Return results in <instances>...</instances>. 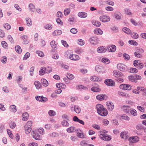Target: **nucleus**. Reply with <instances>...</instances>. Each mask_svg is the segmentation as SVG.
I'll return each mask as SVG.
<instances>
[{"label":"nucleus","mask_w":146,"mask_h":146,"mask_svg":"<svg viewBox=\"0 0 146 146\" xmlns=\"http://www.w3.org/2000/svg\"><path fill=\"white\" fill-rule=\"evenodd\" d=\"M46 68L44 67H42L40 68L39 72V74L40 75H43L45 73Z\"/></svg>","instance_id":"obj_26"},{"label":"nucleus","mask_w":146,"mask_h":146,"mask_svg":"<svg viewBox=\"0 0 146 146\" xmlns=\"http://www.w3.org/2000/svg\"><path fill=\"white\" fill-rule=\"evenodd\" d=\"M100 20L103 22H106L110 21V17L106 15H103L100 16Z\"/></svg>","instance_id":"obj_7"},{"label":"nucleus","mask_w":146,"mask_h":146,"mask_svg":"<svg viewBox=\"0 0 146 146\" xmlns=\"http://www.w3.org/2000/svg\"><path fill=\"white\" fill-rule=\"evenodd\" d=\"M35 98L37 100L43 102H46L48 100L47 98L42 96H36L35 97Z\"/></svg>","instance_id":"obj_5"},{"label":"nucleus","mask_w":146,"mask_h":146,"mask_svg":"<svg viewBox=\"0 0 146 146\" xmlns=\"http://www.w3.org/2000/svg\"><path fill=\"white\" fill-rule=\"evenodd\" d=\"M117 94L119 96L125 98H127L129 96V95L127 93L121 91H118Z\"/></svg>","instance_id":"obj_19"},{"label":"nucleus","mask_w":146,"mask_h":146,"mask_svg":"<svg viewBox=\"0 0 146 146\" xmlns=\"http://www.w3.org/2000/svg\"><path fill=\"white\" fill-rule=\"evenodd\" d=\"M74 111L77 113H79L80 112V107L77 105H75L74 107Z\"/></svg>","instance_id":"obj_24"},{"label":"nucleus","mask_w":146,"mask_h":146,"mask_svg":"<svg viewBox=\"0 0 146 146\" xmlns=\"http://www.w3.org/2000/svg\"><path fill=\"white\" fill-rule=\"evenodd\" d=\"M123 57L125 60H129L130 58L129 55L125 53L123 54Z\"/></svg>","instance_id":"obj_52"},{"label":"nucleus","mask_w":146,"mask_h":146,"mask_svg":"<svg viewBox=\"0 0 146 146\" xmlns=\"http://www.w3.org/2000/svg\"><path fill=\"white\" fill-rule=\"evenodd\" d=\"M96 71L99 73L102 72L104 71V68L100 66H96L95 68Z\"/></svg>","instance_id":"obj_16"},{"label":"nucleus","mask_w":146,"mask_h":146,"mask_svg":"<svg viewBox=\"0 0 146 146\" xmlns=\"http://www.w3.org/2000/svg\"><path fill=\"white\" fill-rule=\"evenodd\" d=\"M105 84L109 86H113L115 85V83L113 80L110 79H106L105 81Z\"/></svg>","instance_id":"obj_9"},{"label":"nucleus","mask_w":146,"mask_h":146,"mask_svg":"<svg viewBox=\"0 0 146 146\" xmlns=\"http://www.w3.org/2000/svg\"><path fill=\"white\" fill-rule=\"evenodd\" d=\"M117 68L119 70L122 72H124L127 70V66L122 64H118L117 65Z\"/></svg>","instance_id":"obj_2"},{"label":"nucleus","mask_w":146,"mask_h":146,"mask_svg":"<svg viewBox=\"0 0 146 146\" xmlns=\"http://www.w3.org/2000/svg\"><path fill=\"white\" fill-rule=\"evenodd\" d=\"M58 133L55 132H51L49 133L48 134V136L52 137H57L58 136Z\"/></svg>","instance_id":"obj_31"},{"label":"nucleus","mask_w":146,"mask_h":146,"mask_svg":"<svg viewBox=\"0 0 146 146\" xmlns=\"http://www.w3.org/2000/svg\"><path fill=\"white\" fill-rule=\"evenodd\" d=\"M26 20L27 22V23L29 26H31L32 25V22L31 19L28 17L26 18Z\"/></svg>","instance_id":"obj_36"},{"label":"nucleus","mask_w":146,"mask_h":146,"mask_svg":"<svg viewBox=\"0 0 146 146\" xmlns=\"http://www.w3.org/2000/svg\"><path fill=\"white\" fill-rule=\"evenodd\" d=\"M136 129L139 131L141 130L144 129V127L143 125L141 124H139L137 125L136 126Z\"/></svg>","instance_id":"obj_37"},{"label":"nucleus","mask_w":146,"mask_h":146,"mask_svg":"<svg viewBox=\"0 0 146 146\" xmlns=\"http://www.w3.org/2000/svg\"><path fill=\"white\" fill-rule=\"evenodd\" d=\"M33 137L36 140H40V137L39 134L36 131H33L32 133Z\"/></svg>","instance_id":"obj_13"},{"label":"nucleus","mask_w":146,"mask_h":146,"mask_svg":"<svg viewBox=\"0 0 146 146\" xmlns=\"http://www.w3.org/2000/svg\"><path fill=\"white\" fill-rule=\"evenodd\" d=\"M70 8H66L64 11V14L65 16L69 14L70 12Z\"/></svg>","instance_id":"obj_43"},{"label":"nucleus","mask_w":146,"mask_h":146,"mask_svg":"<svg viewBox=\"0 0 146 146\" xmlns=\"http://www.w3.org/2000/svg\"><path fill=\"white\" fill-rule=\"evenodd\" d=\"M91 90L94 92H99L100 90L99 88L93 87L91 89Z\"/></svg>","instance_id":"obj_45"},{"label":"nucleus","mask_w":146,"mask_h":146,"mask_svg":"<svg viewBox=\"0 0 146 146\" xmlns=\"http://www.w3.org/2000/svg\"><path fill=\"white\" fill-rule=\"evenodd\" d=\"M70 31L73 34H76L77 33L78 31L76 29L73 28L70 29Z\"/></svg>","instance_id":"obj_57"},{"label":"nucleus","mask_w":146,"mask_h":146,"mask_svg":"<svg viewBox=\"0 0 146 146\" xmlns=\"http://www.w3.org/2000/svg\"><path fill=\"white\" fill-rule=\"evenodd\" d=\"M105 95H98L96 96V98L97 100L102 101L104 100V97Z\"/></svg>","instance_id":"obj_39"},{"label":"nucleus","mask_w":146,"mask_h":146,"mask_svg":"<svg viewBox=\"0 0 146 146\" xmlns=\"http://www.w3.org/2000/svg\"><path fill=\"white\" fill-rule=\"evenodd\" d=\"M10 127L12 129H13L15 128L16 126L15 123L14 122H11L9 124Z\"/></svg>","instance_id":"obj_56"},{"label":"nucleus","mask_w":146,"mask_h":146,"mask_svg":"<svg viewBox=\"0 0 146 146\" xmlns=\"http://www.w3.org/2000/svg\"><path fill=\"white\" fill-rule=\"evenodd\" d=\"M24 129L25 131V133L26 134H27L30 133L32 129L31 127L29 126L28 125H25Z\"/></svg>","instance_id":"obj_21"},{"label":"nucleus","mask_w":146,"mask_h":146,"mask_svg":"<svg viewBox=\"0 0 146 146\" xmlns=\"http://www.w3.org/2000/svg\"><path fill=\"white\" fill-rule=\"evenodd\" d=\"M4 27L7 30H9L11 28L10 25L8 23H6L4 25Z\"/></svg>","instance_id":"obj_55"},{"label":"nucleus","mask_w":146,"mask_h":146,"mask_svg":"<svg viewBox=\"0 0 146 146\" xmlns=\"http://www.w3.org/2000/svg\"><path fill=\"white\" fill-rule=\"evenodd\" d=\"M29 8L30 11L33 12H34L35 10V6L32 3L29 4Z\"/></svg>","instance_id":"obj_35"},{"label":"nucleus","mask_w":146,"mask_h":146,"mask_svg":"<svg viewBox=\"0 0 146 146\" xmlns=\"http://www.w3.org/2000/svg\"><path fill=\"white\" fill-rule=\"evenodd\" d=\"M62 125L64 127H68L69 125V124L66 120H63L61 122Z\"/></svg>","instance_id":"obj_38"},{"label":"nucleus","mask_w":146,"mask_h":146,"mask_svg":"<svg viewBox=\"0 0 146 146\" xmlns=\"http://www.w3.org/2000/svg\"><path fill=\"white\" fill-rule=\"evenodd\" d=\"M135 75L129 76L128 77V79L129 80L132 82H136V79L135 78Z\"/></svg>","instance_id":"obj_30"},{"label":"nucleus","mask_w":146,"mask_h":146,"mask_svg":"<svg viewBox=\"0 0 146 146\" xmlns=\"http://www.w3.org/2000/svg\"><path fill=\"white\" fill-rule=\"evenodd\" d=\"M37 89H39L41 87V84L38 81H35L34 83Z\"/></svg>","instance_id":"obj_33"},{"label":"nucleus","mask_w":146,"mask_h":146,"mask_svg":"<svg viewBox=\"0 0 146 146\" xmlns=\"http://www.w3.org/2000/svg\"><path fill=\"white\" fill-rule=\"evenodd\" d=\"M1 44L2 46L5 48H6L7 46V44L5 41H2Z\"/></svg>","instance_id":"obj_59"},{"label":"nucleus","mask_w":146,"mask_h":146,"mask_svg":"<svg viewBox=\"0 0 146 146\" xmlns=\"http://www.w3.org/2000/svg\"><path fill=\"white\" fill-rule=\"evenodd\" d=\"M106 105L107 109L110 111H111L114 109V106L113 104L111 102H107Z\"/></svg>","instance_id":"obj_14"},{"label":"nucleus","mask_w":146,"mask_h":146,"mask_svg":"<svg viewBox=\"0 0 146 146\" xmlns=\"http://www.w3.org/2000/svg\"><path fill=\"white\" fill-rule=\"evenodd\" d=\"M138 65L135 67L139 69H141L144 67V65L142 63H139Z\"/></svg>","instance_id":"obj_54"},{"label":"nucleus","mask_w":146,"mask_h":146,"mask_svg":"<svg viewBox=\"0 0 146 146\" xmlns=\"http://www.w3.org/2000/svg\"><path fill=\"white\" fill-rule=\"evenodd\" d=\"M38 132L41 134H44V129L42 128H39V129H38Z\"/></svg>","instance_id":"obj_62"},{"label":"nucleus","mask_w":146,"mask_h":146,"mask_svg":"<svg viewBox=\"0 0 146 146\" xmlns=\"http://www.w3.org/2000/svg\"><path fill=\"white\" fill-rule=\"evenodd\" d=\"M29 117V114L27 112L23 113L22 115V119L24 121H27Z\"/></svg>","instance_id":"obj_25"},{"label":"nucleus","mask_w":146,"mask_h":146,"mask_svg":"<svg viewBox=\"0 0 146 146\" xmlns=\"http://www.w3.org/2000/svg\"><path fill=\"white\" fill-rule=\"evenodd\" d=\"M119 87L121 89L129 90L131 89V86L129 84H122L120 85Z\"/></svg>","instance_id":"obj_4"},{"label":"nucleus","mask_w":146,"mask_h":146,"mask_svg":"<svg viewBox=\"0 0 146 146\" xmlns=\"http://www.w3.org/2000/svg\"><path fill=\"white\" fill-rule=\"evenodd\" d=\"M107 50V49L105 48L103 46H101L98 47L97 49V51L99 53H103Z\"/></svg>","instance_id":"obj_18"},{"label":"nucleus","mask_w":146,"mask_h":146,"mask_svg":"<svg viewBox=\"0 0 146 146\" xmlns=\"http://www.w3.org/2000/svg\"><path fill=\"white\" fill-rule=\"evenodd\" d=\"M68 133H73L76 131L75 127H71L66 129Z\"/></svg>","instance_id":"obj_28"},{"label":"nucleus","mask_w":146,"mask_h":146,"mask_svg":"<svg viewBox=\"0 0 146 146\" xmlns=\"http://www.w3.org/2000/svg\"><path fill=\"white\" fill-rule=\"evenodd\" d=\"M92 126L93 128L96 129L98 130H99L100 129V126L98 125L94 124L92 125Z\"/></svg>","instance_id":"obj_60"},{"label":"nucleus","mask_w":146,"mask_h":146,"mask_svg":"<svg viewBox=\"0 0 146 146\" xmlns=\"http://www.w3.org/2000/svg\"><path fill=\"white\" fill-rule=\"evenodd\" d=\"M41 82L44 86L46 87L48 85V81L44 78H42L41 79Z\"/></svg>","instance_id":"obj_27"},{"label":"nucleus","mask_w":146,"mask_h":146,"mask_svg":"<svg viewBox=\"0 0 146 146\" xmlns=\"http://www.w3.org/2000/svg\"><path fill=\"white\" fill-rule=\"evenodd\" d=\"M36 53L40 57H43L44 56L43 53L41 51H37L36 52Z\"/></svg>","instance_id":"obj_63"},{"label":"nucleus","mask_w":146,"mask_h":146,"mask_svg":"<svg viewBox=\"0 0 146 146\" xmlns=\"http://www.w3.org/2000/svg\"><path fill=\"white\" fill-rule=\"evenodd\" d=\"M131 35H133L132 37L135 39H137L139 37V35L135 33H133Z\"/></svg>","instance_id":"obj_58"},{"label":"nucleus","mask_w":146,"mask_h":146,"mask_svg":"<svg viewBox=\"0 0 146 146\" xmlns=\"http://www.w3.org/2000/svg\"><path fill=\"white\" fill-rule=\"evenodd\" d=\"M104 138V140L106 141H109L111 139V136L107 134H105V136Z\"/></svg>","instance_id":"obj_48"},{"label":"nucleus","mask_w":146,"mask_h":146,"mask_svg":"<svg viewBox=\"0 0 146 146\" xmlns=\"http://www.w3.org/2000/svg\"><path fill=\"white\" fill-rule=\"evenodd\" d=\"M69 58L70 59L73 60H78L80 58L78 55L75 54L70 55L69 56Z\"/></svg>","instance_id":"obj_15"},{"label":"nucleus","mask_w":146,"mask_h":146,"mask_svg":"<svg viewBox=\"0 0 146 146\" xmlns=\"http://www.w3.org/2000/svg\"><path fill=\"white\" fill-rule=\"evenodd\" d=\"M66 76L67 78L69 79L72 80L74 78V76L71 74H67Z\"/></svg>","instance_id":"obj_50"},{"label":"nucleus","mask_w":146,"mask_h":146,"mask_svg":"<svg viewBox=\"0 0 146 146\" xmlns=\"http://www.w3.org/2000/svg\"><path fill=\"white\" fill-rule=\"evenodd\" d=\"M30 54L29 52H27L25 55L23 59L24 60H26L30 56Z\"/></svg>","instance_id":"obj_47"},{"label":"nucleus","mask_w":146,"mask_h":146,"mask_svg":"<svg viewBox=\"0 0 146 146\" xmlns=\"http://www.w3.org/2000/svg\"><path fill=\"white\" fill-rule=\"evenodd\" d=\"M130 72L132 73H135L138 71V70L135 68H131L130 69Z\"/></svg>","instance_id":"obj_53"},{"label":"nucleus","mask_w":146,"mask_h":146,"mask_svg":"<svg viewBox=\"0 0 146 146\" xmlns=\"http://www.w3.org/2000/svg\"><path fill=\"white\" fill-rule=\"evenodd\" d=\"M125 13L127 15H131L132 13L130 10L128 9H125Z\"/></svg>","instance_id":"obj_61"},{"label":"nucleus","mask_w":146,"mask_h":146,"mask_svg":"<svg viewBox=\"0 0 146 146\" xmlns=\"http://www.w3.org/2000/svg\"><path fill=\"white\" fill-rule=\"evenodd\" d=\"M78 16L81 18H85L87 17L88 14L84 12H80L78 13Z\"/></svg>","instance_id":"obj_17"},{"label":"nucleus","mask_w":146,"mask_h":146,"mask_svg":"<svg viewBox=\"0 0 146 146\" xmlns=\"http://www.w3.org/2000/svg\"><path fill=\"white\" fill-rule=\"evenodd\" d=\"M89 41L93 44H96L98 43V39L96 36H93L90 38Z\"/></svg>","instance_id":"obj_3"},{"label":"nucleus","mask_w":146,"mask_h":146,"mask_svg":"<svg viewBox=\"0 0 146 146\" xmlns=\"http://www.w3.org/2000/svg\"><path fill=\"white\" fill-rule=\"evenodd\" d=\"M62 31L61 30H56L52 33V35L54 36L59 35L62 34Z\"/></svg>","instance_id":"obj_22"},{"label":"nucleus","mask_w":146,"mask_h":146,"mask_svg":"<svg viewBox=\"0 0 146 146\" xmlns=\"http://www.w3.org/2000/svg\"><path fill=\"white\" fill-rule=\"evenodd\" d=\"M94 33L98 35H101L103 33L102 31L100 29H95L94 30Z\"/></svg>","instance_id":"obj_20"},{"label":"nucleus","mask_w":146,"mask_h":146,"mask_svg":"<svg viewBox=\"0 0 146 146\" xmlns=\"http://www.w3.org/2000/svg\"><path fill=\"white\" fill-rule=\"evenodd\" d=\"M113 76L117 78H121L122 75V74L118 70H114L113 72Z\"/></svg>","instance_id":"obj_12"},{"label":"nucleus","mask_w":146,"mask_h":146,"mask_svg":"<svg viewBox=\"0 0 146 146\" xmlns=\"http://www.w3.org/2000/svg\"><path fill=\"white\" fill-rule=\"evenodd\" d=\"M15 50L19 53H20L21 52L22 50L21 47L19 46H17L15 48Z\"/></svg>","instance_id":"obj_40"},{"label":"nucleus","mask_w":146,"mask_h":146,"mask_svg":"<svg viewBox=\"0 0 146 146\" xmlns=\"http://www.w3.org/2000/svg\"><path fill=\"white\" fill-rule=\"evenodd\" d=\"M122 31L125 33L129 34L131 33V30L127 27H124L122 29Z\"/></svg>","instance_id":"obj_29"},{"label":"nucleus","mask_w":146,"mask_h":146,"mask_svg":"<svg viewBox=\"0 0 146 146\" xmlns=\"http://www.w3.org/2000/svg\"><path fill=\"white\" fill-rule=\"evenodd\" d=\"M7 58L5 56H3L1 58V62L3 63H6L7 62Z\"/></svg>","instance_id":"obj_46"},{"label":"nucleus","mask_w":146,"mask_h":146,"mask_svg":"<svg viewBox=\"0 0 146 146\" xmlns=\"http://www.w3.org/2000/svg\"><path fill=\"white\" fill-rule=\"evenodd\" d=\"M125 108H127L126 112L127 113L130 112L131 114L135 116L137 115V113L136 110L133 109H129L130 108L129 107H128L127 106H125Z\"/></svg>","instance_id":"obj_6"},{"label":"nucleus","mask_w":146,"mask_h":146,"mask_svg":"<svg viewBox=\"0 0 146 146\" xmlns=\"http://www.w3.org/2000/svg\"><path fill=\"white\" fill-rule=\"evenodd\" d=\"M129 140L131 143H134L137 142L139 140V138L137 136H132L129 138Z\"/></svg>","instance_id":"obj_11"},{"label":"nucleus","mask_w":146,"mask_h":146,"mask_svg":"<svg viewBox=\"0 0 146 146\" xmlns=\"http://www.w3.org/2000/svg\"><path fill=\"white\" fill-rule=\"evenodd\" d=\"M48 113L49 115L51 116H54L56 114V113L55 111L51 110L49 111Z\"/></svg>","instance_id":"obj_49"},{"label":"nucleus","mask_w":146,"mask_h":146,"mask_svg":"<svg viewBox=\"0 0 146 146\" xmlns=\"http://www.w3.org/2000/svg\"><path fill=\"white\" fill-rule=\"evenodd\" d=\"M10 109V110L12 112H15L17 111L16 107L14 105L11 106Z\"/></svg>","instance_id":"obj_41"},{"label":"nucleus","mask_w":146,"mask_h":146,"mask_svg":"<svg viewBox=\"0 0 146 146\" xmlns=\"http://www.w3.org/2000/svg\"><path fill=\"white\" fill-rule=\"evenodd\" d=\"M116 50L115 46L114 45H110L108 46L107 50L110 52H114Z\"/></svg>","instance_id":"obj_8"},{"label":"nucleus","mask_w":146,"mask_h":146,"mask_svg":"<svg viewBox=\"0 0 146 146\" xmlns=\"http://www.w3.org/2000/svg\"><path fill=\"white\" fill-rule=\"evenodd\" d=\"M90 79L91 80L93 81L101 82L102 80V78L98 77L96 76H91Z\"/></svg>","instance_id":"obj_10"},{"label":"nucleus","mask_w":146,"mask_h":146,"mask_svg":"<svg viewBox=\"0 0 146 146\" xmlns=\"http://www.w3.org/2000/svg\"><path fill=\"white\" fill-rule=\"evenodd\" d=\"M129 43L131 45H137V42L131 40H129L128 41Z\"/></svg>","instance_id":"obj_51"},{"label":"nucleus","mask_w":146,"mask_h":146,"mask_svg":"<svg viewBox=\"0 0 146 146\" xmlns=\"http://www.w3.org/2000/svg\"><path fill=\"white\" fill-rule=\"evenodd\" d=\"M85 43L84 41L82 39H80L78 42V44L81 46L83 45Z\"/></svg>","instance_id":"obj_64"},{"label":"nucleus","mask_w":146,"mask_h":146,"mask_svg":"<svg viewBox=\"0 0 146 146\" xmlns=\"http://www.w3.org/2000/svg\"><path fill=\"white\" fill-rule=\"evenodd\" d=\"M44 28L45 29L47 30H51L52 28V25L51 24L49 23L44 26Z\"/></svg>","instance_id":"obj_34"},{"label":"nucleus","mask_w":146,"mask_h":146,"mask_svg":"<svg viewBox=\"0 0 146 146\" xmlns=\"http://www.w3.org/2000/svg\"><path fill=\"white\" fill-rule=\"evenodd\" d=\"M92 24L98 27H100L101 25V23L99 21H93L92 22Z\"/></svg>","instance_id":"obj_44"},{"label":"nucleus","mask_w":146,"mask_h":146,"mask_svg":"<svg viewBox=\"0 0 146 146\" xmlns=\"http://www.w3.org/2000/svg\"><path fill=\"white\" fill-rule=\"evenodd\" d=\"M96 108L98 113L100 115L105 116L107 115L108 112L103 105L101 104H98L96 106Z\"/></svg>","instance_id":"obj_1"},{"label":"nucleus","mask_w":146,"mask_h":146,"mask_svg":"<svg viewBox=\"0 0 146 146\" xmlns=\"http://www.w3.org/2000/svg\"><path fill=\"white\" fill-rule=\"evenodd\" d=\"M101 61L105 64H108L110 62L109 59L105 57L102 58L101 59Z\"/></svg>","instance_id":"obj_23"},{"label":"nucleus","mask_w":146,"mask_h":146,"mask_svg":"<svg viewBox=\"0 0 146 146\" xmlns=\"http://www.w3.org/2000/svg\"><path fill=\"white\" fill-rule=\"evenodd\" d=\"M50 45L52 48L54 49L56 48L57 46L56 43L54 40L52 41L51 42Z\"/></svg>","instance_id":"obj_42"},{"label":"nucleus","mask_w":146,"mask_h":146,"mask_svg":"<svg viewBox=\"0 0 146 146\" xmlns=\"http://www.w3.org/2000/svg\"><path fill=\"white\" fill-rule=\"evenodd\" d=\"M120 136L121 138L126 139L127 136V132L126 131L121 132V133Z\"/></svg>","instance_id":"obj_32"}]
</instances>
